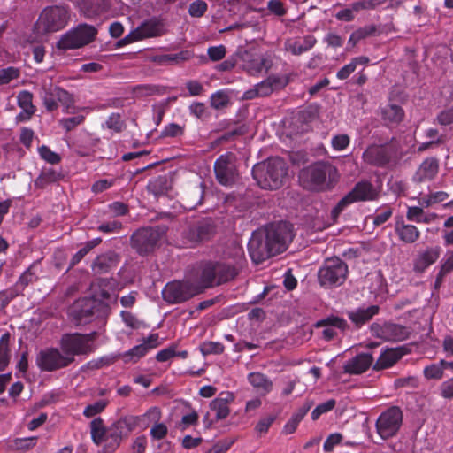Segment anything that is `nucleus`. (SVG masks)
Masks as SVG:
<instances>
[{
  "label": "nucleus",
  "mask_w": 453,
  "mask_h": 453,
  "mask_svg": "<svg viewBox=\"0 0 453 453\" xmlns=\"http://www.w3.org/2000/svg\"><path fill=\"white\" fill-rule=\"evenodd\" d=\"M184 126H180L176 123H170L163 128L161 136L170 138L180 137L184 134Z\"/></svg>",
  "instance_id": "nucleus-57"
},
{
  "label": "nucleus",
  "mask_w": 453,
  "mask_h": 453,
  "mask_svg": "<svg viewBox=\"0 0 453 453\" xmlns=\"http://www.w3.org/2000/svg\"><path fill=\"white\" fill-rule=\"evenodd\" d=\"M119 263V256L113 251H109L96 257L92 270L97 274L106 273L116 268Z\"/></svg>",
  "instance_id": "nucleus-26"
},
{
  "label": "nucleus",
  "mask_w": 453,
  "mask_h": 453,
  "mask_svg": "<svg viewBox=\"0 0 453 453\" xmlns=\"http://www.w3.org/2000/svg\"><path fill=\"white\" fill-rule=\"evenodd\" d=\"M96 35L97 29L94 26L80 24L61 36L57 48L63 50L79 49L92 42Z\"/></svg>",
  "instance_id": "nucleus-9"
},
{
  "label": "nucleus",
  "mask_w": 453,
  "mask_h": 453,
  "mask_svg": "<svg viewBox=\"0 0 453 453\" xmlns=\"http://www.w3.org/2000/svg\"><path fill=\"white\" fill-rule=\"evenodd\" d=\"M84 121L85 116L79 114L69 118H64L60 119L59 124L66 132H70L81 125Z\"/></svg>",
  "instance_id": "nucleus-55"
},
{
  "label": "nucleus",
  "mask_w": 453,
  "mask_h": 453,
  "mask_svg": "<svg viewBox=\"0 0 453 453\" xmlns=\"http://www.w3.org/2000/svg\"><path fill=\"white\" fill-rule=\"evenodd\" d=\"M208 9V4L205 1L196 0L188 6V13L191 17L200 18L204 15Z\"/></svg>",
  "instance_id": "nucleus-60"
},
{
  "label": "nucleus",
  "mask_w": 453,
  "mask_h": 453,
  "mask_svg": "<svg viewBox=\"0 0 453 453\" xmlns=\"http://www.w3.org/2000/svg\"><path fill=\"white\" fill-rule=\"evenodd\" d=\"M193 57L189 50H182L175 54H165L155 57L154 60L159 65L180 64Z\"/></svg>",
  "instance_id": "nucleus-41"
},
{
  "label": "nucleus",
  "mask_w": 453,
  "mask_h": 453,
  "mask_svg": "<svg viewBox=\"0 0 453 453\" xmlns=\"http://www.w3.org/2000/svg\"><path fill=\"white\" fill-rule=\"evenodd\" d=\"M97 335L96 331L89 334H65L62 335L59 342L61 351L65 357H70L73 359L75 356H88L97 349V346L95 344Z\"/></svg>",
  "instance_id": "nucleus-5"
},
{
  "label": "nucleus",
  "mask_w": 453,
  "mask_h": 453,
  "mask_svg": "<svg viewBox=\"0 0 453 453\" xmlns=\"http://www.w3.org/2000/svg\"><path fill=\"white\" fill-rule=\"evenodd\" d=\"M270 67L269 61L264 57L254 58L245 63V70L250 75H257Z\"/></svg>",
  "instance_id": "nucleus-46"
},
{
  "label": "nucleus",
  "mask_w": 453,
  "mask_h": 453,
  "mask_svg": "<svg viewBox=\"0 0 453 453\" xmlns=\"http://www.w3.org/2000/svg\"><path fill=\"white\" fill-rule=\"evenodd\" d=\"M203 184L201 183L200 185L194 186L185 194L184 197L182 198L185 203V206L189 210L197 208L203 203Z\"/></svg>",
  "instance_id": "nucleus-33"
},
{
  "label": "nucleus",
  "mask_w": 453,
  "mask_h": 453,
  "mask_svg": "<svg viewBox=\"0 0 453 453\" xmlns=\"http://www.w3.org/2000/svg\"><path fill=\"white\" fill-rule=\"evenodd\" d=\"M237 157L233 152L220 155L214 162V173L217 181L223 186H232L238 177Z\"/></svg>",
  "instance_id": "nucleus-14"
},
{
  "label": "nucleus",
  "mask_w": 453,
  "mask_h": 453,
  "mask_svg": "<svg viewBox=\"0 0 453 453\" xmlns=\"http://www.w3.org/2000/svg\"><path fill=\"white\" fill-rule=\"evenodd\" d=\"M247 380L260 396L267 395L273 388V381L262 372H250L247 376Z\"/></svg>",
  "instance_id": "nucleus-30"
},
{
  "label": "nucleus",
  "mask_w": 453,
  "mask_h": 453,
  "mask_svg": "<svg viewBox=\"0 0 453 453\" xmlns=\"http://www.w3.org/2000/svg\"><path fill=\"white\" fill-rule=\"evenodd\" d=\"M104 453H113L119 447L122 440L113 431H111V429L108 427L107 434L104 439Z\"/></svg>",
  "instance_id": "nucleus-49"
},
{
  "label": "nucleus",
  "mask_w": 453,
  "mask_h": 453,
  "mask_svg": "<svg viewBox=\"0 0 453 453\" xmlns=\"http://www.w3.org/2000/svg\"><path fill=\"white\" fill-rule=\"evenodd\" d=\"M407 349L405 347L391 348L383 350L372 369L375 371L384 370L392 367L398 360H400L404 355L407 354Z\"/></svg>",
  "instance_id": "nucleus-21"
},
{
  "label": "nucleus",
  "mask_w": 453,
  "mask_h": 453,
  "mask_svg": "<svg viewBox=\"0 0 453 453\" xmlns=\"http://www.w3.org/2000/svg\"><path fill=\"white\" fill-rule=\"evenodd\" d=\"M276 419L275 415H267L265 417L261 418L255 426V431L259 434H265L268 432L271 426Z\"/></svg>",
  "instance_id": "nucleus-64"
},
{
  "label": "nucleus",
  "mask_w": 453,
  "mask_h": 453,
  "mask_svg": "<svg viewBox=\"0 0 453 453\" xmlns=\"http://www.w3.org/2000/svg\"><path fill=\"white\" fill-rule=\"evenodd\" d=\"M149 352L148 349L146 348V345H143L142 343L136 345L130 349L129 350L119 353L120 358L123 359L124 363H137L142 357L146 356V354Z\"/></svg>",
  "instance_id": "nucleus-44"
},
{
  "label": "nucleus",
  "mask_w": 453,
  "mask_h": 453,
  "mask_svg": "<svg viewBox=\"0 0 453 453\" xmlns=\"http://www.w3.org/2000/svg\"><path fill=\"white\" fill-rule=\"evenodd\" d=\"M215 234V226L208 219L199 220L190 225L184 232V237L191 243H198L211 239Z\"/></svg>",
  "instance_id": "nucleus-20"
},
{
  "label": "nucleus",
  "mask_w": 453,
  "mask_h": 453,
  "mask_svg": "<svg viewBox=\"0 0 453 453\" xmlns=\"http://www.w3.org/2000/svg\"><path fill=\"white\" fill-rule=\"evenodd\" d=\"M37 441V437L16 438L9 442L8 449L11 450H28L32 449Z\"/></svg>",
  "instance_id": "nucleus-47"
},
{
  "label": "nucleus",
  "mask_w": 453,
  "mask_h": 453,
  "mask_svg": "<svg viewBox=\"0 0 453 453\" xmlns=\"http://www.w3.org/2000/svg\"><path fill=\"white\" fill-rule=\"evenodd\" d=\"M161 419V410L157 407L150 408L144 414L139 416L127 415L119 418L125 431L129 435L137 428L142 430L150 426V421Z\"/></svg>",
  "instance_id": "nucleus-18"
},
{
  "label": "nucleus",
  "mask_w": 453,
  "mask_h": 453,
  "mask_svg": "<svg viewBox=\"0 0 453 453\" xmlns=\"http://www.w3.org/2000/svg\"><path fill=\"white\" fill-rule=\"evenodd\" d=\"M153 423L150 428V435L152 441H161L168 434V427L165 424L160 423L159 420L150 421V425Z\"/></svg>",
  "instance_id": "nucleus-51"
},
{
  "label": "nucleus",
  "mask_w": 453,
  "mask_h": 453,
  "mask_svg": "<svg viewBox=\"0 0 453 453\" xmlns=\"http://www.w3.org/2000/svg\"><path fill=\"white\" fill-rule=\"evenodd\" d=\"M17 103L21 109L36 110L33 104V94L28 90H22L18 94Z\"/></svg>",
  "instance_id": "nucleus-59"
},
{
  "label": "nucleus",
  "mask_w": 453,
  "mask_h": 453,
  "mask_svg": "<svg viewBox=\"0 0 453 453\" xmlns=\"http://www.w3.org/2000/svg\"><path fill=\"white\" fill-rule=\"evenodd\" d=\"M423 374L427 380H441L443 378L444 371L443 366L441 364V360L438 363H433L426 365L423 370Z\"/></svg>",
  "instance_id": "nucleus-50"
},
{
  "label": "nucleus",
  "mask_w": 453,
  "mask_h": 453,
  "mask_svg": "<svg viewBox=\"0 0 453 453\" xmlns=\"http://www.w3.org/2000/svg\"><path fill=\"white\" fill-rule=\"evenodd\" d=\"M403 414L398 406H391L382 411L375 424L376 432L383 440L395 437L403 425Z\"/></svg>",
  "instance_id": "nucleus-13"
},
{
  "label": "nucleus",
  "mask_w": 453,
  "mask_h": 453,
  "mask_svg": "<svg viewBox=\"0 0 453 453\" xmlns=\"http://www.w3.org/2000/svg\"><path fill=\"white\" fill-rule=\"evenodd\" d=\"M110 306L96 297H83L76 300L68 310L70 317L77 324H88L95 318L109 314Z\"/></svg>",
  "instance_id": "nucleus-3"
},
{
  "label": "nucleus",
  "mask_w": 453,
  "mask_h": 453,
  "mask_svg": "<svg viewBox=\"0 0 453 453\" xmlns=\"http://www.w3.org/2000/svg\"><path fill=\"white\" fill-rule=\"evenodd\" d=\"M380 311L378 305H370L368 307H358L355 310L348 311L347 316L357 328H361L368 323Z\"/></svg>",
  "instance_id": "nucleus-24"
},
{
  "label": "nucleus",
  "mask_w": 453,
  "mask_h": 453,
  "mask_svg": "<svg viewBox=\"0 0 453 453\" xmlns=\"http://www.w3.org/2000/svg\"><path fill=\"white\" fill-rule=\"evenodd\" d=\"M441 248L438 246L428 247L419 252L413 261V270L417 273H424L430 265L440 257Z\"/></svg>",
  "instance_id": "nucleus-22"
},
{
  "label": "nucleus",
  "mask_w": 453,
  "mask_h": 453,
  "mask_svg": "<svg viewBox=\"0 0 453 453\" xmlns=\"http://www.w3.org/2000/svg\"><path fill=\"white\" fill-rule=\"evenodd\" d=\"M69 12L65 6H48L41 12L36 23L37 28L43 34L63 29L68 23Z\"/></svg>",
  "instance_id": "nucleus-10"
},
{
  "label": "nucleus",
  "mask_w": 453,
  "mask_h": 453,
  "mask_svg": "<svg viewBox=\"0 0 453 453\" xmlns=\"http://www.w3.org/2000/svg\"><path fill=\"white\" fill-rule=\"evenodd\" d=\"M55 91L53 96L58 98V104L60 103L65 108V112L70 113L69 110L73 107L74 103L72 94L58 86Z\"/></svg>",
  "instance_id": "nucleus-48"
},
{
  "label": "nucleus",
  "mask_w": 453,
  "mask_h": 453,
  "mask_svg": "<svg viewBox=\"0 0 453 453\" xmlns=\"http://www.w3.org/2000/svg\"><path fill=\"white\" fill-rule=\"evenodd\" d=\"M378 196V191L370 181L360 180L333 208L331 211L332 218L337 219L348 206L354 203L374 201Z\"/></svg>",
  "instance_id": "nucleus-8"
},
{
  "label": "nucleus",
  "mask_w": 453,
  "mask_h": 453,
  "mask_svg": "<svg viewBox=\"0 0 453 453\" xmlns=\"http://www.w3.org/2000/svg\"><path fill=\"white\" fill-rule=\"evenodd\" d=\"M167 180L164 176H158L149 183V189L156 196L166 193L168 188Z\"/></svg>",
  "instance_id": "nucleus-52"
},
{
  "label": "nucleus",
  "mask_w": 453,
  "mask_h": 453,
  "mask_svg": "<svg viewBox=\"0 0 453 453\" xmlns=\"http://www.w3.org/2000/svg\"><path fill=\"white\" fill-rule=\"evenodd\" d=\"M141 41L161 37L167 34L168 28L165 19L161 16H153L143 20L137 27Z\"/></svg>",
  "instance_id": "nucleus-19"
},
{
  "label": "nucleus",
  "mask_w": 453,
  "mask_h": 453,
  "mask_svg": "<svg viewBox=\"0 0 453 453\" xmlns=\"http://www.w3.org/2000/svg\"><path fill=\"white\" fill-rule=\"evenodd\" d=\"M161 238V233L154 227L137 230L131 236V246L141 256L152 252Z\"/></svg>",
  "instance_id": "nucleus-16"
},
{
  "label": "nucleus",
  "mask_w": 453,
  "mask_h": 453,
  "mask_svg": "<svg viewBox=\"0 0 453 453\" xmlns=\"http://www.w3.org/2000/svg\"><path fill=\"white\" fill-rule=\"evenodd\" d=\"M288 170L282 158L273 157L256 165L252 169V176L261 188L273 190L283 185Z\"/></svg>",
  "instance_id": "nucleus-2"
},
{
  "label": "nucleus",
  "mask_w": 453,
  "mask_h": 453,
  "mask_svg": "<svg viewBox=\"0 0 453 453\" xmlns=\"http://www.w3.org/2000/svg\"><path fill=\"white\" fill-rule=\"evenodd\" d=\"M225 347L219 342H204L200 346V350L203 356L219 355L224 352Z\"/></svg>",
  "instance_id": "nucleus-53"
},
{
  "label": "nucleus",
  "mask_w": 453,
  "mask_h": 453,
  "mask_svg": "<svg viewBox=\"0 0 453 453\" xmlns=\"http://www.w3.org/2000/svg\"><path fill=\"white\" fill-rule=\"evenodd\" d=\"M90 434L93 442L100 445L107 434V428L104 426V420L101 418H96L90 422Z\"/></svg>",
  "instance_id": "nucleus-43"
},
{
  "label": "nucleus",
  "mask_w": 453,
  "mask_h": 453,
  "mask_svg": "<svg viewBox=\"0 0 453 453\" xmlns=\"http://www.w3.org/2000/svg\"><path fill=\"white\" fill-rule=\"evenodd\" d=\"M203 288L198 279L173 280L168 282L162 289V297L169 304L182 303L192 297L203 293Z\"/></svg>",
  "instance_id": "nucleus-6"
},
{
  "label": "nucleus",
  "mask_w": 453,
  "mask_h": 453,
  "mask_svg": "<svg viewBox=\"0 0 453 453\" xmlns=\"http://www.w3.org/2000/svg\"><path fill=\"white\" fill-rule=\"evenodd\" d=\"M263 230L275 256L284 252L293 240V226L287 221L272 223Z\"/></svg>",
  "instance_id": "nucleus-11"
},
{
  "label": "nucleus",
  "mask_w": 453,
  "mask_h": 453,
  "mask_svg": "<svg viewBox=\"0 0 453 453\" xmlns=\"http://www.w3.org/2000/svg\"><path fill=\"white\" fill-rule=\"evenodd\" d=\"M10 333L6 332L0 337V372H4L9 366L12 357L10 348Z\"/></svg>",
  "instance_id": "nucleus-37"
},
{
  "label": "nucleus",
  "mask_w": 453,
  "mask_h": 453,
  "mask_svg": "<svg viewBox=\"0 0 453 453\" xmlns=\"http://www.w3.org/2000/svg\"><path fill=\"white\" fill-rule=\"evenodd\" d=\"M369 62V58L365 56L357 57L351 59V61L343 65L336 73V77L339 80H346L353 73L357 65H365Z\"/></svg>",
  "instance_id": "nucleus-42"
},
{
  "label": "nucleus",
  "mask_w": 453,
  "mask_h": 453,
  "mask_svg": "<svg viewBox=\"0 0 453 453\" xmlns=\"http://www.w3.org/2000/svg\"><path fill=\"white\" fill-rule=\"evenodd\" d=\"M285 84L280 78L276 76H269L256 87L258 91L259 96H267L271 95L275 89L282 88Z\"/></svg>",
  "instance_id": "nucleus-39"
},
{
  "label": "nucleus",
  "mask_w": 453,
  "mask_h": 453,
  "mask_svg": "<svg viewBox=\"0 0 453 453\" xmlns=\"http://www.w3.org/2000/svg\"><path fill=\"white\" fill-rule=\"evenodd\" d=\"M395 233L401 242L407 244L416 242L421 235L418 228L414 225L405 223L403 217L395 218Z\"/></svg>",
  "instance_id": "nucleus-23"
},
{
  "label": "nucleus",
  "mask_w": 453,
  "mask_h": 453,
  "mask_svg": "<svg viewBox=\"0 0 453 453\" xmlns=\"http://www.w3.org/2000/svg\"><path fill=\"white\" fill-rule=\"evenodd\" d=\"M238 273V269L234 265L224 262H207L201 268L199 280L205 291L234 280Z\"/></svg>",
  "instance_id": "nucleus-4"
},
{
  "label": "nucleus",
  "mask_w": 453,
  "mask_h": 453,
  "mask_svg": "<svg viewBox=\"0 0 453 453\" xmlns=\"http://www.w3.org/2000/svg\"><path fill=\"white\" fill-rule=\"evenodd\" d=\"M234 442L235 439L230 437L219 440L208 450V453H226Z\"/></svg>",
  "instance_id": "nucleus-61"
},
{
  "label": "nucleus",
  "mask_w": 453,
  "mask_h": 453,
  "mask_svg": "<svg viewBox=\"0 0 453 453\" xmlns=\"http://www.w3.org/2000/svg\"><path fill=\"white\" fill-rule=\"evenodd\" d=\"M63 177L61 171L55 170L51 167H45L35 180L34 184L35 188L43 189L47 186L60 180Z\"/></svg>",
  "instance_id": "nucleus-32"
},
{
  "label": "nucleus",
  "mask_w": 453,
  "mask_h": 453,
  "mask_svg": "<svg viewBox=\"0 0 453 453\" xmlns=\"http://www.w3.org/2000/svg\"><path fill=\"white\" fill-rule=\"evenodd\" d=\"M105 125L109 129H111L116 133H120L125 127V123L121 119L119 113H111L108 117Z\"/></svg>",
  "instance_id": "nucleus-63"
},
{
  "label": "nucleus",
  "mask_w": 453,
  "mask_h": 453,
  "mask_svg": "<svg viewBox=\"0 0 453 453\" xmlns=\"http://www.w3.org/2000/svg\"><path fill=\"white\" fill-rule=\"evenodd\" d=\"M73 362V358L65 357L57 348H48L41 350L36 356V365L42 372H53L67 367Z\"/></svg>",
  "instance_id": "nucleus-15"
},
{
  "label": "nucleus",
  "mask_w": 453,
  "mask_h": 453,
  "mask_svg": "<svg viewBox=\"0 0 453 453\" xmlns=\"http://www.w3.org/2000/svg\"><path fill=\"white\" fill-rule=\"evenodd\" d=\"M317 40L312 35H307L303 38V42L301 41H294L289 42L286 45V49L290 51L293 55L298 56L301 55L311 48L316 44Z\"/></svg>",
  "instance_id": "nucleus-36"
},
{
  "label": "nucleus",
  "mask_w": 453,
  "mask_h": 453,
  "mask_svg": "<svg viewBox=\"0 0 453 453\" xmlns=\"http://www.w3.org/2000/svg\"><path fill=\"white\" fill-rule=\"evenodd\" d=\"M349 273L347 264L334 257L327 258L318 272V280L321 287L331 288L342 285Z\"/></svg>",
  "instance_id": "nucleus-7"
},
{
  "label": "nucleus",
  "mask_w": 453,
  "mask_h": 453,
  "mask_svg": "<svg viewBox=\"0 0 453 453\" xmlns=\"http://www.w3.org/2000/svg\"><path fill=\"white\" fill-rule=\"evenodd\" d=\"M120 358L119 354H108L87 362L82 367V371H93L104 367H109Z\"/></svg>",
  "instance_id": "nucleus-34"
},
{
  "label": "nucleus",
  "mask_w": 453,
  "mask_h": 453,
  "mask_svg": "<svg viewBox=\"0 0 453 453\" xmlns=\"http://www.w3.org/2000/svg\"><path fill=\"white\" fill-rule=\"evenodd\" d=\"M211 106L216 110L226 107L229 103L227 95L223 91H217L211 96Z\"/></svg>",
  "instance_id": "nucleus-58"
},
{
  "label": "nucleus",
  "mask_w": 453,
  "mask_h": 453,
  "mask_svg": "<svg viewBox=\"0 0 453 453\" xmlns=\"http://www.w3.org/2000/svg\"><path fill=\"white\" fill-rule=\"evenodd\" d=\"M109 402L107 400H99L92 404H88L85 407L83 411V415L86 418H93L96 415L103 412L106 406L108 405Z\"/></svg>",
  "instance_id": "nucleus-54"
},
{
  "label": "nucleus",
  "mask_w": 453,
  "mask_h": 453,
  "mask_svg": "<svg viewBox=\"0 0 453 453\" xmlns=\"http://www.w3.org/2000/svg\"><path fill=\"white\" fill-rule=\"evenodd\" d=\"M248 251L251 260L256 264H260L275 256L271 250L263 229L253 232L248 243Z\"/></svg>",
  "instance_id": "nucleus-17"
},
{
  "label": "nucleus",
  "mask_w": 453,
  "mask_h": 453,
  "mask_svg": "<svg viewBox=\"0 0 453 453\" xmlns=\"http://www.w3.org/2000/svg\"><path fill=\"white\" fill-rule=\"evenodd\" d=\"M38 152L40 157L45 160L46 162L55 165L60 162L61 157L60 156L52 151L48 146L42 145L38 149Z\"/></svg>",
  "instance_id": "nucleus-62"
},
{
  "label": "nucleus",
  "mask_w": 453,
  "mask_h": 453,
  "mask_svg": "<svg viewBox=\"0 0 453 453\" xmlns=\"http://www.w3.org/2000/svg\"><path fill=\"white\" fill-rule=\"evenodd\" d=\"M381 119L386 127H396L404 118L403 109L395 104H388L381 108Z\"/></svg>",
  "instance_id": "nucleus-29"
},
{
  "label": "nucleus",
  "mask_w": 453,
  "mask_h": 453,
  "mask_svg": "<svg viewBox=\"0 0 453 453\" xmlns=\"http://www.w3.org/2000/svg\"><path fill=\"white\" fill-rule=\"evenodd\" d=\"M40 262L35 261L19 276L16 287L25 289L28 285L36 282L39 279Z\"/></svg>",
  "instance_id": "nucleus-35"
},
{
  "label": "nucleus",
  "mask_w": 453,
  "mask_h": 453,
  "mask_svg": "<svg viewBox=\"0 0 453 453\" xmlns=\"http://www.w3.org/2000/svg\"><path fill=\"white\" fill-rule=\"evenodd\" d=\"M234 400V395L229 393H221L210 403V409L215 413L217 420L225 419L230 413L229 403Z\"/></svg>",
  "instance_id": "nucleus-31"
},
{
  "label": "nucleus",
  "mask_w": 453,
  "mask_h": 453,
  "mask_svg": "<svg viewBox=\"0 0 453 453\" xmlns=\"http://www.w3.org/2000/svg\"><path fill=\"white\" fill-rule=\"evenodd\" d=\"M373 357L369 353H361L349 360L343 366L345 373L361 374L372 365Z\"/></svg>",
  "instance_id": "nucleus-27"
},
{
  "label": "nucleus",
  "mask_w": 453,
  "mask_h": 453,
  "mask_svg": "<svg viewBox=\"0 0 453 453\" xmlns=\"http://www.w3.org/2000/svg\"><path fill=\"white\" fill-rule=\"evenodd\" d=\"M409 334L408 328L404 326L385 323L380 327L379 336L386 341L401 342L406 340L409 337Z\"/></svg>",
  "instance_id": "nucleus-28"
},
{
  "label": "nucleus",
  "mask_w": 453,
  "mask_h": 453,
  "mask_svg": "<svg viewBox=\"0 0 453 453\" xmlns=\"http://www.w3.org/2000/svg\"><path fill=\"white\" fill-rule=\"evenodd\" d=\"M303 186L312 191L325 192L334 188L339 174L335 166L326 162H316L300 173Z\"/></svg>",
  "instance_id": "nucleus-1"
},
{
  "label": "nucleus",
  "mask_w": 453,
  "mask_h": 453,
  "mask_svg": "<svg viewBox=\"0 0 453 453\" xmlns=\"http://www.w3.org/2000/svg\"><path fill=\"white\" fill-rule=\"evenodd\" d=\"M330 326L334 329H338L344 333L349 329V325L347 320L342 317L335 315H329L322 319L316 322L315 326L320 328L322 326Z\"/></svg>",
  "instance_id": "nucleus-40"
},
{
  "label": "nucleus",
  "mask_w": 453,
  "mask_h": 453,
  "mask_svg": "<svg viewBox=\"0 0 453 453\" xmlns=\"http://www.w3.org/2000/svg\"><path fill=\"white\" fill-rule=\"evenodd\" d=\"M20 71L13 66H9L0 70V85H6L12 80L19 78Z\"/></svg>",
  "instance_id": "nucleus-56"
},
{
  "label": "nucleus",
  "mask_w": 453,
  "mask_h": 453,
  "mask_svg": "<svg viewBox=\"0 0 453 453\" xmlns=\"http://www.w3.org/2000/svg\"><path fill=\"white\" fill-rule=\"evenodd\" d=\"M57 86L50 85L42 88V94L41 95L43 105L47 111H54L58 108V98L53 96L55 94Z\"/></svg>",
  "instance_id": "nucleus-45"
},
{
  "label": "nucleus",
  "mask_w": 453,
  "mask_h": 453,
  "mask_svg": "<svg viewBox=\"0 0 453 453\" xmlns=\"http://www.w3.org/2000/svg\"><path fill=\"white\" fill-rule=\"evenodd\" d=\"M82 10L88 18L98 16L108 10L105 0H83Z\"/></svg>",
  "instance_id": "nucleus-38"
},
{
  "label": "nucleus",
  "mask_w": 453,
  "mask_h": 453,
  "mask_svg": "<svg viewBox=\"0 0 453 453\" xmlns=\"http://www.w3.org/2000/svg\"><path fill=\"white\" fill-rule=\"evenodd\" d=\"M439 162L434 157L426 158L417 169L413 180L416 182L422 183L432 180L438 173Z\"/></svg>",
  "instance_id": "nucleus-25"
},
{
  "label": "nucleus",
  "mask_w": 453,
  "mask_h": 453,
  "mask_svg": "<svg viewBox=\"0 0 453 453\" xmlns=\"http://www.w3.org/2000/svg\"><path fill=\"white\" fill-rule=\"evenodd\" d=\"M401 155L399 142L395 138L383 145H371L363 153L365 163L376 166H385Z\"/></svg>",
  "instance_id": "nucleus-12"
}]
</instances>
